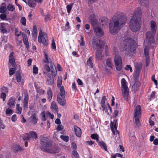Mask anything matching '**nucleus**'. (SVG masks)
<instances>
[{
    "instance_id": "nucleus-29",
    "label": "nucleus",
    "mask_w": 158,
    "mask_h": 158,
    "mask_svg": "<svg viewBox=\"0 0 158 158\" xmlns=\"http://www.w3.org/2000/svg\"><path fill=\"white\" fill-rule=\"evenodd\" d=\"M52 97V93L50 88H49L47 92V98L48 100L49 101H51Z\"/></svg>"
},
{
    "instance_id": "nucleus-25",
    "label": "nucleus",
    "mask_w": 158,
    "mask_h": 158,
    "mask_svg": "<svg viewBox=\"0 0 158 158\" xmlns=\"http://www.w3.org/2000/svg\"><path fill=\"white\" fill-rule=\"evenodd\" d=\"M74 129L76 135L78 137H80L81 134V129L77 126H75Z\"/></svg>"
},
{
    "instance_id": "nucleus-52",
    "label": "nucleus",
    "mask_w": 158,
    "mask_h": 158,
    "mask_svg": "<svg viewBox=\"0 0 158 158\" xmlns=\"http://www.w3.org/2000/svg\"><path fill=\"white\" fill-rule=\"evenodd\" d=\"M38 68L37 67H36V65H34L33 68V73L35 74H37L38 73Z\"/></svg>"
},
{
    "instance_id": "nucleus-18",
    "label": "nucleus",
    "mask_w": 158,
    "mask_h": 158,
    "mask_svg": "<svg viewBox=\"0 0 158 158\" xmlns=\"http://www.w3.org/2000/svg\"><path fill=\"white\" fill-rule=\"evenodd\" d=\"M24 98L23 100V106L25 107L28 106V103L29 99V95L27 91H25L24 93Z\"/></svg>"
},
{
    "instance_id": "nucleus-32",
    "label": "nucleus",
    "mask_w": 158,
    "mask_h": 158,
    "mask_svg": "<svg viewBox=\"0 0 158 158\" xmlns=\"http://www.w3.org/2000/svg\"><path fill=\"white\" fill-rule=\"evenodd\" d=\"M0 30L3 33H6L7 31V30L6 29L5 26V23H0Z\"/></svg>"
},
{
    "instance_id": "nucleus-58",
    "label": "nucleus",
    "mask_w": 158,
    "mask_h": 158,
    "mask_svg": "<svg viewBox=\"0 0 158 158\" xmlns=\"http://www.w3.org/2000/svg\"><path fill=\"white\" fill-rule=\"evenodd\" d=\"M107 98H106L105 96H103L102 98L101 101V104H106L105 101L106 100Z\"/></svg>"
},
{
    "instance_id": "nucleus-34",
    "label": "nucleus",
    "mask_w": 158,
    "mask_h": 158,
    "mask_svg": "<svg viewBox=\"0 0 158 158\" xmlns=\"http://www.w3.org/2000/svg\"><path fill=\"white\" fill-rule=\"evenodd\" d=\"M32 35L34 38L35 39L37 36V27L35 25L33 26L32 31Z\"/></svg>"
},
{
    "instance_id": "nucleus-6",
    "label": "nucleus",
    "mask_w": 158,
    "mask_h": 158,
    "mask_svg": "<svg viewBox=\"0 0 158 158\" xmlns=\"http://www.w3.org/2000/svg\"><path fill=\"white\" fill-rule=\"evenodd\" d=\"M104 42L100 40L98 38H93L92 39V49L94 50L100 49H103L104 47Z\"/></svg>"
},
{
    "instance_id": "nucleus-14",
    "label": "nucleus",
    "mask_w": 158,
    "mask_h": 158,
    "mask_svg": "<svg viewBox=\"0 0 158 158\" xmlns=\"http://www.w3.org/2000/svg\"><path fill=\"white\" fill-rule=\"evenodd\" d=\"M142 65L140 64L135 65V70L133 75L134 80H138L141 73Z\"/></svg>"
},
{
    "instance_id": "nucleus-28",
    "label": "nucleus",
    "mask_w": 158,
    "mask_h": 158,
    "mask_svg": "<svg viewBox=\"0 0 158 158\" xmlns=\"http://www.w3.org/2000/svg\"><path fill=\"white\" fill-rule=\"evenodd\" d=\"M49 63L50 64L52 74L53 76L55 77L56 75V67L55 65L53 64H52L51 62Z\"/></svg>"
},
{
    "instance_id": "nucleus-61",
    "label": "nucleus",
    "mask_w": 158,
    "mask_h": 158,
    "mask_svg": "<svg viewBox=\"0 0 158 158\" xmlns=\"http://www.w3.org/2000/svg\"><path fill=\"white\" fill-rule=\"evenodd\" d=\"M1 97L3 99V101H4L6 97V94L5 93H2L1 94Z\"/></svg>"
},
{
    "instance_id": "nucleus-20",
    "label": "nucleus",
    "mask_w": 158,
    "mask_h": 158,
    "mask_svg": "<svg viewBox=\"0 0 158 158\" xmlns=\"http://www.w3.org/2000/svg\"><path fill=\"white\" fill-rule=\"evenodd\" d=\"M23 38V41L24 44L25 45L27 49L29 48V43L27 35L24 33H22Z\"/></svg>"
},
{
    "instance_id": "nucleus-1",
    "label": "nucleus",
    "mask_w": 158,
    "mask_h": 158,
    "mask_svg": "<svg viewBox=\"0 0 158 158\" xmlns=\"http://www.w3.org/2000/svg\"><path fill=\"white\" fill-rule=\"evenodd\" d=\"M127 18L123 14L119 12L116 14L109 24L110 32L116 34L126 23Z\"/></svg>"
},
{
    "instance_id": "nucleus-11",
    "label": "nucleus",
    "mask_w": 158,
    "mask_h": 158,
    "mask_svg": "<svg viewBox=\"0 0 158 158\" xmlns=\"http://www.w3.org/2000/svg\"><path fill=\"white\" fill-rule=\"evenodd\" d=\"M92 24L96 35L102 37L104 34L103 31L99 27L98 24L95 21H92Z\"/></svg>"
},
{
    "instance_id": "nucleus-55",
    "label": "nucleus",
    "mask_w": 158,
    "mask_h": 158,
    "mask_svg": "<svg viewBox=\"0 0 158 158\" xmlns=\"http://www.w3.org/2000/svg\"><path fill=\"white\" fill-rule=\"evenodd\" d=\"M73 4H71L69 5H68L67 6V12L68 13H70L71 9L72 8Z\"/></svg>"
},
{
    "instance_id": "nucleus-27",
    "label": "nucleus",
    "mask_w": 158,
    "mask_h": 158,
    "mask_svg": "<svg viewBox=\"0 0 158 158\" xmlns=\"http://www.w3.org/2000/svg\"><path fill=\"white\" fill-rule=\"evenodd\" d=\"M57 96H59L62 98H65V92L64 87L61 86L60 89V93L59 95Z\"/></svg>"
},
{
    "instance_id": "nucleus-50",
    "label": "nucleus",
    "mask_w": 158,
    "mask_h": 158,
    "mask_svg": "<svg viewBox=\"0 0 158 158\" xmlns=\"http://www.w3.org/2000/svg\"><path fill=\"white\" fill-rule=\"evenodd\" d=\"M62 83V79L61 78H58L57 80V86L58 88L61 87V85Z\"/></svg>"
},
{
    "instance_id": "nucleus-40",
    "label": "nucleus",
    "mask_w": 158,
    "mask_h": 158,
    "mask_svg": "<svg viewBox=\"0 0 158 158\" xmlns=\"http://www.w3.org/2000/svg\"><path fill=\"white\" fill-rule=\"evenodd\" d=\"M106 65L109 67L110 68H112V64L111 61V60L110 58H108L106 59Z\"/></svg>"
},
{
    "instance_id": "nucleus-21",
    "label": "nucleus",
    "mask_w": 158,
    "mask_h": 158,
    "mask_svg": "<svg viewBox=\"0 0 158 158\" xmlns=\"http://www.w3.org/2000/svg\"><path fill=\"white\" fill-rule=\"evenodd\" d=\"M57 101L58 103L62 106H64L66 104V101L65 98H62L59 96H57Z\"/></svg>"
},
{
    "instance_id": "nucleus-60",
    "label": "nucleus",
    "mask_w": 158,
    "mask_h": 158,
    "mask_svg": "<svg viewBox=\"0 0 158 158\" xmlns=\"http://www.w3.org/2000/svg\"><path fill=\"white\" fill-rule=\"evenodd\" d=\"M12 112V110L9 108H7L6 109V114H9L11 113Z\"/></svg>"
},
{
    "instance_id": "nucleus-3",
    "label": "nucleus",
    "mask_w": 158,
    "mask_h": 158,
    "mask_svg": "<svg viewBox=\"0 0 158 158\" xmlns=\"http://www.w3.org/2000/svg\"><path fill=\"white\" fill-rule=\"evenodd\" d=\"M137 43L131 38H127L124 40L121 44L120 50L121 51H126L128 54L135 52L137 47Z\"/></svg>"
},
{
    "instance_id": "nucleus-9",
    "label": "nucleus",
    "mask_w": 158,
    "mask_h": 158,
    "mask_svg": "<svg viewBox=\"0 0 158 158\" xmlns=\"http://www.w3.org/2000/svg\"><path fill=\"white\" fill-rule=\"evenodd\" d=\"M43 151L50 153H56L60 151L59 148L56 145H52V142L44 148Z\"/></svg>"
},
{
    "instance_id": "nucleus-4",
    "label": "nucleus",
    "mask_w": 158,
    "mask_h": 158,
    "mask_svg": "<svg viewBox=\"0 0 158 158\" xmlns=\"http://www.w3.org/2000/svg\"><path fill=\"white\" fill-rule=\"evenodd\" d=\"M150 27L151 31L152 33L149 31L146 33V39L144 41V44H146V43L151 44L152 43H153L154 42V35L156 32V29L157 28V25L156 22L153 20H152L150 21Z\"/></svg>"
},
{
    "instance_id": "nucleus-56",
    "label": "nucleus",
    "mask_w": 158,
    "mask_h": 158,
    "mask_svg": "<svg viewBox=\"0 0 158 158\" xmlns=\"http://www.w3.org/2000/svg\"><path fill=\"white\" fill-rule=\"evenodd\" d=\"M144 54L146 57H149V52L148 49L146 47H145L144 48Z\"/></svg>"
},
{
    "instance_id": "nucleus-8",
    "label": "nucleus",
    "mask_w": 158,
    "mask_h": 158,
    "mask_svg": "<svg viewBox=\"0 0 158 158\" xmlns=\"http://www.w3.org/2000/svg\"><path fill=\"white\" fill-rule=\"evenodd\" d=\"M118 113V111L115 110L114 112V121H111L110 123V128L114 135L118 133V132L117 129L116 123L117 122L118 119L117 117Z\"/></svg>"
},
{
    "instance_id": "nucleus-41",
    "label": "nucleus",
    "mask_w": 158,
    "mask_h": 158,
    "mask_svg": "<svg viewBox=\"0 0 158 158\" xmlns=\"http://www.w3.org/2000/svg\"><path fill=\"white\" fill-rule=\"evenodd\" d=\"M21 31H19L17 28H15V34L16 36L18 37L20 36L22 33Z\"/></svg>"
},
{
    "instance_id": "nucleus-53",
    "label": "nucleus",
    "mask_w": 158,
    "mask_h": 158,
    "mask_svg": "<svg viewBox=\"0 0 158 158\" xmlns=\"http://www.w3.org/2000/svg\"><path fill=\"white\" fill-rule=\"evenodd\" d=\"M14 67V68H12L10 69L9 71V74L10 75H13L15 73V70H16V69Z\"/></svg>"
},
{
    "instance_id": "nucleus-39",
    "label": "nucleus",
    "mask_w": 158,
    "mask_h": 158,
    "mask_svg": "<svg viewBox=\"0 0 158 158\" xmlns=\"http://www.w3.org/2000/svg\"><path fill=\"white\" fill-rule=\"evenodd\" d=\"M44 54H45V58L46 60H44V62L45 63H47V64H47V65H48V64L49 63L51 62H50L51 60L50 58H48V55H47V54H46L45 53V52H44Z\"/></svg>"
},
{
    "instance_id": "nucleus-63",
    "label": "nucleus",
    "mask_w": 158,
    "mask_h": 158,
    "mask_svg": "<svg viewBox=\"0 0 158 158\" xmlns=\"http://www.w3.org/2000/svg\"><path fill=\"white\" fill-rule=\"evenodd\" d=\"M41 116H42V118H41L42 120L43 121H45V120H46V119H45V114L44 112H42L41 113Z\"/></svg>"
},
{
    "instance_id": "nucleus-64",
    "label": "nucleus",
    "mask_w": 158,
    "mask_h": 158,
    "mask_svg": "<svg viewBox=\"0 0 158 158\" xmlns=\"http://www.w3.org/2000/svg\"><path fill=\"white\" fill-rule=\"evenodd\" d=\"M6 17V15L4 14H2L0 15V18L2 20L5 19Z\"/></svg>"
},
{
    "instance_id": "nucleus-59",
    "label": "nucleus",
    "mask_w": 158,
    "mask_h": 158,
    "mask_svg": "<svg viewBox=\"0 0 158 158\" xmlns=\"http://www.w3.org/2000/svg\"><path fill=\"white\" fill-rule=\"evenodd\" d=\"M152 80L155 83V84L156 85H157V81L155 79V75H152Z\"/></svg>"
},
{
    "instance_id": "nucleus-33",
    "label": "nucleus",
    "mask_w": 158,
    "mask_h": 158,
    "mask_svg": "<svg viewBox=\"0 0 158 158\" xmlns=\"http://www.w3.org/2000/svg\"><path fill=\"white\" fill-rule=\"evenodd\" d=\"M16 79L18 82H20L21 80V76L19 72L17 71L15 74Z\"/></svg>"
},
{
    "instance_id": "nucleus-30",
    "label": "nucleus",
    "mask_w": 158,
    "mask_h": 158,
    "mask_svg": "<svg viewBox=\"0 0 158 158\" xmlns=\"http://www.w3.org/2000/svg\"><path fill=\"white\" fill-rule=\"evenodd\" d=\"M16 99L13 97L11 98L9 101L8 105L9 106V107L11 108L12 106H15V102Z\"/></svg>"
},
{
    "instance_id": "nucleus-22",
    "label": "nucleus",
    "mask_w": 158,
    "mask_h": 158,
    "mask_svg": "<svg viewBox=\"0 0 158 158\" xmlns=\"http://www.w3.org/2000/svg\"><path fill=\"white\" fill-rule=\"evenodd\" d=\"M13 53V52H12L10 54L9 56V61L13 67H16V64L15 62V59L12 54Z\"/></svg>"
},
{
    "instance_id": "nucleus-45",
    "label": "nucleus",
    "mask_w": 158,
    "mask_h": 158,
    "mask_svg": "<svg viewBox=\"0 0 158 158\" xmlns=\"http://www.w3.org/2000/svg\"><path fill=\"white\" fill-rule=\"evenodd\" d=\"M60 137L65 142H67L69 141V137L68 136L60 135Z\"/></svg>"
},
{
    "instance_id": "nucleus-2",
    "label": "nucleus",
    "mask_w": 158,
    "mask_h": 158,
    "mask_svg": "<svg viewBox=\"0 0 158 158\" xmlns=\"http://www.w3.org/2000/svg\"><path fill=\"white\" fill-rule=\"evenodd\" d=\"M141 10L140 8H137L130 21V27L131 30L133 32H136L140 29L139 23L141 16Z\"/></svg>"
},
{
    "instance_id": "nucleus-54",
    "label": "nucleus",
    "mask_w": 158,
    "mask_h": 158,
    "mask_svg": "<svg viewBox=\"0 0 158 158\" xmlns=\"http://www.w3.org/2000/svg\"><path fill=\"white\" fill-rule=\"evenodd\" d=\"M72 156L73 157H74V158H77L78 157V153L77 152L75 151H73Z\"/></svg>"
},
{
    "instance_id": "nucleus-48",
    "label": "nucleus",
    "mask_w": 158,
    "mask_h": 158,
    "mask_svg": "<svg viewBox=\"0 0 158 158\" xmlns=\"http://www.w3.org/2000/svg\"><path fill=\"white\" fill-rule=\"evenodd\" d=\"M7 9L8 10L10 11H13L15 10L14 6L11 4H9L7 6Z\"/></svg>"
},
{
    "instance_id": "nucleus-47",
    "label": "nucleus",
    "mask_w": 158,
    "mask_h": 158,
    "mask_svg": "<svg viewBox=\"0 0 158 158\" xmlns=\"http://www.w3.org/2000/svg\"><path fill=\"white\" fill-rule=\"evenodd\" d=\"M108 19L106 18L102 19L101 20V24L102 25H104L107 23Z\"/></svg>"
},
{
    "instance_id": "nucleus-62",
    "label": "nucleus",
    "mask_w": 158,
    "mask_h": 158,
    "mask_svg": "<svg viewBox=\"0 0 158 158\" xmlns=\"http://www.w3.org/2000/svg\"><path fill=\"white\" fill-rule=\"evenodd\" d=\"M125 69L127 70H128L129 69L131 72H132V68L131 67L130 65H127L126 66V67Z\"/></svg>"
},
{
    "instance_id": "nucleus-26",
    "label": "nucleus",
    "mask_w": 158,
    "mask_h": 158,
    "mask_svg": "<svg viewBox=\"0 0 158 158\" xmlns=\"http://www.w3.org/2000/svg\"><path fill=\"white\" fill-rule=\"evenodd\" d=\"M138 80H134L135 82L132 86V89L135 91H136L138 90V87L140 85V83Z\"/></svg>"
},
{
    "instance_id": "nucleus-49",
    "label": "nucleus",
    "mask_w": 158,
    "mask_h": 158,
    "mask_svg": "<svg viewBox=\"0 0 158 158\" xmlns=\"http://www.w3.org/2000/svg\"><path fill=\"white\" fill-rule=\"evenodd\" d=\"M134 118H135V124L139 126L140 125L139 121V116H135Z\"/></svg>"
},
{
    "instance_id": "nucleus-51",
    "label": "nucleus",
    "mask_w": 158,
    "mask_h": 158,
    "mask_svg": "<svg viewBox=\"0 0 158 158\" xmlns=\"http://www.w3.org/2000/svg\"><path fill=\"white\" fill-rule=\"evenodd\" d=\"M6 6H2L0 8V12L3 13L6 12Z\"/></svg>"
},
{
    "instance_id": "nucleus-23",
    "label": "nucleus",
    "mask_w": 158,
    "mask_h": 158,
    "mask_svg": "<svg viewBox=\"0 0 158 158\" xmlns=\"http://www.w3.org/2000/svg\"><path fill=\"white\" fill-rule=\"evenodd\" d=\"M50 108L53 112L55 113H57L58 111V107L55 102L53 101L52 102Z\"/></svg>"
},
{
    "instance_id": "nucleus-57",
    "label": "nucleus",
    "mask_w": 158,
    "mask_h": 158,
    "mask_svg": "<svg viewBox=\"0 0 158 158\" xmlns=\"http://www.w3.org/2000/svg\"><path fill=\"white\" fill-rule=\"evenodd\" d=\"M51 47L52 49L56 50V46L54 40V39H53L52 40V44H51Z\"/></svg>"
},
{
    "instance_id": "nucleus-12",
    "label": "nucleus",
    "mask_w": 158,
    "mask_h": 158,
    "mask_svg": "<svg viewBox=\"0 0 158 158\" xmlns=\"http://www.w3.org/2000/svg\"><path fill=\"white\" fill-rule=\"evenodd\" d=\"M40 143L42 145V150H43L48 145L51 143L50 139L45 135H41L40 137Z\"/></svg>"
},
{
    "instance_id": "nucleus-31",
    "label": "nucleus",
    "mask_w": 158,
    "mask_h": 158,
    "mask_svg": "<svg viewBox=\"0 0 158 158\" xmlns=\"http://www.w3.org/2000/svg\"><path fill=\"white\" fill-rule=\"evenodd\" d=\"M99 145L106 151H107V148L106 144L103 141L99 142L98 143Z\"/></svg>"
},
{
    "instance_id": "nucleus-5",
    "label": "nucleus",
    "mask_w": 158,
    "mask_h": 158,
    "mask_svg": "<svg viewBox=\"0 0 158 158\" xmlns=\"http://www.w3.org/2000/svg\"><path fill=\"white\" fill-rule=\"evenodd\" d=\"M121 90L123 96L125 99L127 100L129 94V89L127 87V83L124 78L121 79Z\"/></svg>"
},
{
    "instance_id": "nucleus-42",
    "label": "nucleus",
    "mask_w": 158,
    "mask_h": 158,
    "mask_svg": "<svg viewBox=\"0 0 158 158\" xmlns=\"http://www.w3.org/2000/svg\"><path fill=\"white\" fill-rule=\"evenodd\" d=\"M19 104H17L16 105V109H17V114H20L22 112V108L21 107L19 106Z\"/></svg>"
},
{
    "instance_id": "nucleus-15",
    "label": "nucleus",
    "mask_w": 158,
    "mask_h": 158,
    "mask_svg": "<svg viewBox=\"0 0 158 158\" xmlns=\"http://www.w3.org/2000/svg\"><path fill=\"white\" fill-rule=\"evenodd\" d=\"M37 138L36 133L34 131H32L29 132L28 134L26 133L23 138V139L24 140H25L26 139L29 140L31 138L36 139Z\"/></svg>"
},
{
    "instance_id": "nucleus-19",
    "label": "nucleus",
    "mask_w": 158,
    "mask_h": 158,
    "mask_svg": "<svg viewBox=\"0 0 158 158\" xmlns=\"http://www.w3.org/2000/svg\"><path fill=\"white\" fill-rule=\"evenodd\" d=\"M103 49H97L96 52V58L98 60H101L102 59V52Z\"/></svg>"
},
{
    "instance_id": "nucleus-24",
    "label": "nucleus",
    "mask_w": 158,
    "mask_h": 158,
    "mask_svg": "<svg viewBox=\"0 0 158 158\" xmlns=\"http://www.w3.org/2000/svg\"><path fill=\"white\" fill-rule=\"evenodd\" d=\"M141 114V110L139 105L137 106L135 110V116H139Z\"/></svg>"
},
{
    "instance_id": "nucleus-46",
    "label": "nucleus",
    "mask_w": 158,
    "mask_h": 158,
    "mask_svg": "<svg viewBox=\"0 0 158 158\" xmlns=\"http://www.w3.org/2000/svg\"><path fill=\"white\" fill-rule=\"evenodd\" d=\"M91 137L92 139L96 140L97 141H98V136L97 134H92L91 135Z\"/></svg>"
},
{
    "instance_id": "nucleus-37",
    "label": "nucleus",
    "mask_w": 158,
    "mask_h": 158,
    "mask_svg": "<svg viewBox=\"0 0 158 158\" xmlns=\"http://www.w3.org/2000/svg\"><path fill=\"white\" fill-rule=\"evenodd\" d=\"M28 4L30 7H35L36 6V3L33 0H29Z\"/></svg>"
},
{
    "instance_id": "nucleus-10",
    "label": "nucleus",
    "mask_w": 158,
    "mask_h": 158,
    "mask_svg": "<svg viewBox=\"0 0 158 158\" xmlns=\"http://www.w3.org/2000/svg\"><path fill=\"white\" fill-rule=\"evenodd\" d=\"M38 41L39 43H42L44 45L47 46L48 43L46 33L45 32H43L42 31H40L38 37Z\"/></svg>"
},
{
    "instance_id": "nucleus-43",
    "label": "nucleus",
    "mask_w": 158,
    "mask_h": 158,
    "mask_svg": "<svg viewBox=\"0 0 158 158\" xmlns=\"http://www.w3.org/2000/svg\"><path fill=\"white\" fill-rule=\"evenodd\" d=\"M20 22L24 26L26 25V19L25 17H22L20 20Z\"/></svg>"
},
{
    "instance_id": "nucleus-44",
    "label": "nucleus",
    "mask_w": 158,
    "mask_h": 158,
    "mask_svg": "<svg viewBox=\"0 0 158 158\" xmlns=\"http://www.w3.org/2000/svg\"><path fill=\"white\" fill-rule=\"evenodd\" d=\"M80 45L81 46H85V42L84 40V38L83 36L81 37L80 40L79 41Z\"/></svg>"
},
{
    "instance_id": "nucleus-38",
    "label": "nucleus",
    "mask_w": 158,
    "mask_h": 158,
    "mask_svg": "<svg viewBox=\"0 0 158 158\" xmlns=\"http://www.w3.org/2000/svg\"><path fill=\"white\" fill-rule=\"evenodd\" d=\"M92 58L90 57H89L87 62V65L90 66L91 68L93 67V64L92 62Z\"/></svg>"
},
{
    "instance_id": "nucleus-16",
    "label": "nucleus",
    "mask_w": 158,
    "mask_h": 158,
    "mask_svg": "<svg viewBox=\"0 0 158 158\" xmlns=\"http://www.w3.org/2000/svg\"><path fill=\"white\" fill-rule=\"evenodd\" d=\"M102 108V110L105 111V113L107 114H109V113L111 112V109L110 106L108 104H101Z\"/></svg>"
},
{
    "instance_id": "nucleus-17",
    "label": "nucleus",
    "mask_w": 158,
    "mask_h": 158,
    "mask_svg": "<svg viewBox=\"0 0 158 158\" xmlns=\"http://www.w3.org/2000/svg\"><path fill=\"white\" fill-rule=\"evenodd\" d=\"M29 122L33 123L34 124H35L37 122L38 118L36 114L34 113L28 119Z\"/></svg>"
},
{
    "instance_id": "nucleus-36",
    "label": "nucleus",
    "mask_w": 158,
    "mask_h": 158,
    "mask_svg": "<svg viewBox=\"0 0 158 158\" xmlns=\"http://www.w3.org/2000/svg\"><path fill=\"white\" fill-rule=\"evenodd\" d=\"M14 150L15 152H17L21 151L23 149L19 145H15L14 147Z\"/></svg>"
},
{
    "instance_id": "nucleus-35",
    "label": "nucleus",
    "mask_w": 158,
    "mask_h": 158,
    "mask_svg": "<svg viewBox=\"0 0 158 158\" xmlns=\"http://www.w3.org/2000/svg\"><path fill=\"white\" fill-rule=\"evenodd\" d=\"M139 4L142 6H145L148 3V0H138Z\"/></svg>"
},
{
    "instance_id": "nucleus-7",
    "label": "nucleus",
    "mask_w": 158,
    "mask_h": 158,
    "mask_svg": "<svg viewBox=\"0 0 158 158\" xmlns=\"http://www.w3.org/2000/svg\"><path fill=\"white\" fill-rule=\"evenodd\" d=\"M50 71V69L48 65L45 64L43 69V71L44 74L47 77V83L49 85H52L53 84L54 80L53 77L50 75L48 72Z\"/></svg>"
},
{
    "instance_id": "nucleus-13",
    "label": "nucleus",
    "mask_w": 158,
    "mask_h": 158,
    "mask_svg": "<svg viewBox=\"0 0 158 158\" xmlns=\"http://www.w3.org/2000/svg\"><path fill=\"white\" fill-rule=\"evenodd\" d=\"M114 61L116 70L118 71L121 70L122 68V59L121 56L119 55H116Z\"/></svg>"
}]
</instances>
